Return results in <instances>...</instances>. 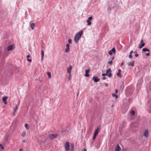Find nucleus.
<instances>
[{
	"instance_id": "1",
	"label": "nucleus",
	"mask_w": 151,
	"mask_h": 151,
	"mask_svg": "<svg viewBox=\"0 0 151 151\" xmlns=\"http://www.w3.org/2000/svg\"><path fill=\"white\" fill-rule=\"evenodd\" d=\"M83 33V31L81 30L76 33L74 37V40L76 43L78 42L80 39Z\"/></svg>"
},
{
	"instance_id": "2",
	"label": "nucleus",
	"mask_w": 151,
	"mask_h": 151,
	"mask_svg": "<svg viewBox=\"0 0 151 151\" xmlns=\"http://www.w3.org/2000/svg\"><path fill=\"white\" fill-rule=\"evenodd\" d=\"M111 69L109 68L107 70L106 73H103L102 76H108L109 77L111 78L112 76V74L111 73Z\"/></svg>"
},
{
	"instance_id": "3",
	"label": "nucleus",
	"mask_w": 151,
	"mask_h": 151,
	"mask_svg": "<svg viewBox=\"0 0 151 151\" xmlns=\"http://www.w3.org/2000/svg\"><path fill=\"white\" fill-rule=\"evenodd\" d=\"M58 134H50L48 136L49 139H52L58 137Z\"/></svg>"
},
{
	"instance_id": "4",
	"label": "nucleus",
	"mask_w": 151,
	"mask_h": 151,
	"mask_svg": "<svg viewBox=\"0 0 151 151\" xmlns=\"http://www.w3.org/2000/svg\"><path fill=\"white\" fill-rule=\"evenodd\" d=\"M65 148V150L66 151H69L70 150L69 147V143L68 142H66L65 143V145H64Z\"/></svg>"
},
{
	"instance_id": "5",
	"label": "nucleus",
	"mask_w": 151,
	"mask_h": 151,
	"mask_svg": "<svg viewBox=\"0 0 151 151\" xmlns=\"http://www.w3.org/2000/svg\"><path fill=\"white\" fill-rule=\"evenodd\" d=\"M93 19V17L92 16H90L89 17L88 19L86 21V22L87 23L88 25H90L91 24V21Z\"/></svg>"
},
{
	"instance_id": "6",
	"label": "nucleus",
	"mask_w": 151,
	"mask_h": 151,
	"mask_svg": "<svg viewBox=\"0 0 151 151\" xmlns=\"http://www.w3.org/2000/svg\"><path fill=\"white\" fill-rule=\"evenodd\" d=\"M92 80L94 82L97 83L99 81L100 79L97 76H94Z\"/></svg>"
},
{
	"instance_id": "7",
	"label": "nucleus",
	"mask_w": 151,
	"mask_h": 151,
	"mask_svg": "<svg viewBox=\"0 0 151 151\" xmlns=\"http://www.w3.org/2000/svg\"><path fill=\"white\" fill-rule=\"evenodd\" d=\"M115 48L114 47H113L112 49L111 50H110L109 51V54L110 55H112L113 53H115Z\"/></svg>"
},
{
	"instance_id": "8",
	"label": "nucleus",
	"mask_w": 151,
	"mask_h": 151,
	"mask_svg": "<svg viewBox=\"0 0 151 151\" xmlns=\"http://www.w3.org/2000/svg\"><path fill=\"white\" fill-rule=\"evenodd\" d=\"M101 128V127L100 126H99L96 129L94 133V134H96L97 135L99 132L100 129Z\"/></svg>"
},
{
	"instance_id": "9",
	"label": "nucleus",
	"mask_w": 151,
	"mask_h": 151,
	"mask_svg": "<svg viewBox=\"0 0 151 151\" xmlns=\"http://www.w3.org/2000/svg\"><path fill=\"white\" fill-rule=\"evenodd\" d=\"M140 44H139V48L141 49L145 45V44L143 43V40H142L141 41Z\"/></svg>"
},
{
	"instance_id": "10",
	"label": "nucleus",
	"mask_w": 151,
	"mask_h": 151,
	"mask_svg": "<svg viewBox=\"0 0 151 151\" xmlns=\"http://www.w3.org/2000/svg\"><path fill=\"white\" fill-rule=\"evenodd\" d=\"M14 47L13 45H11L7 47V50L8 51H10L12 50Z\"/></svg>"
},
{
	"instance_id": "11",
	"label": "nucleus",
	"mask_w": 151,
	"mask_h": 151,
	"mask_svg": "<svg viewBox=\"0 0 151 151\" xmlns=\"http://www.w3.org/2000/svg\"><path fill=\"white\" fill-rule=\"evenodd\" d=\"M90 70L89 69H88L85 70V76L86 77H88L89 76V73Z\"/></svg>"
},
{
	"instance_id": "12",
	"label": "nucleus",
	"mask_w": 151,
	"mask_h": 151,
	"mask_svg": "<svg viewBox=\"0 0 151 151\" xmlns=\"http://www.w3.org/2000/svg\"><path fill=\"white\" fill-rule=\"evenodd\" d=\"M142 80H139L138 81L137 84V88H139L140 87L141 84H142Z\"/></svg>"
},
{
	"instance_id": "13",
	"label": "nucleus",
	"mask_w": 151,
	"mask_h": 151,
	"mask_svg": "<svg viewBox=\"0 0 151 151\" xmlns=\"http://www.w3.org/2000/svg\"><path fill=\"white\" fill-rule=\"evenodd\" d=\"M8 97L7 96L4 97L2 99L3 102L5 104H7V102L6 101V99H7Z\"/></svg>"
},
{
	"instance_id": "14",
	"label": "nucleus",
	"mask_w": 151,
	"mask_h": 151,
	"mask_svg": "<svg viewBox=\"0 0 151 151\" xmlns=\"http://www.w3.org/2000/svg\"><path fill=\"white\" fill-rule=\"evenodd\" d=\"M72 69V67L71 65H70L67 70V72L69 74H71V70Z\"/></svg>"
},
{
	"instance_id": "15",
	"label": "nucleus",
	"mask_w": 151,
	"mask_h": 151,
	"mask_svg": "<svg viewBox=\"0 0 151 151\" xmlns=\"http://www.w3.org/2000/svg\"><path fill=\"white\" fill-rule=\"evenodd\" d=\"M148 135V131L147 129H145V132L143 134V135L145 137H147Z\"/></svg>"
},
{
	"instance_id": "16",
	"label": "nucleus",
	"mask_w": 151,
	"mask_h": 151,
	"mask_svg": "<svg viewBox=\"0 0 151 151\" xmlns=\"http://www.w3.org/2000/svg\"><path fill=\"white\" fill-rule=\"evenodd\" d=\"M66 48L65 49V51L66 52H68L70 50V45L69 44H67L66 45Z\"/></svg>"
},
{
	"instance_id": "17",
	"label": "nucleus",
	"mask_w": 151,
	"mask_h": 151,
	"mask_svg": "<svg viewBox=\"0 0 151 151\" xmlns=\"http://www.w3.org/2000/svg\"><path fill=\"white\" fill-rule=\"evenodd\" d=\"M121 70L120 69H119L118 70V72L116 73L117 76L120 78H121L122 77V76L121 74Z\"/></svg>"
},
{
	"instance_id": "18",
	"label": "nucleus",
	"mask_w": 151,
	"mask_h": 151,
	"mask_svg": "<svg viewBox=\"0 0 151 151\" xmlns=\"http://www.w3.org/2000/svg\"><path fill=\"white\" fill-rule=\"evenodd\" d=\"M121 150V148L120 147L119 144H117L116 147L115 151H120Z\"/></svg>"
},
{
	"instance_id": "19",
	"label": "nucleus",
	"mask_w": 151,
	"mask_h": 151,
	"mask_svg": "<svg viewBox=\"0 0 151 151\" xmlns=\"http://www.w3.org/2000/svg\"><path fill=\"white\" fill-rule=\"evenodd\" d=\"M70 148L71 151H74V145L73 143H70Z\"/></svg>"
},
{
	"instance_id": "20",
	"label": "nucleus",
	"mask_w": 151,
	"mask_h": 151,
	"mask_svg": "<svg viewBox=\"0 0 151 151\" xmlns=\"http://www.w3.org/2000/svg\"><path fill=\"white\" fill-rule=\"evenodd\" d=\"M134 61H132V62H130L127 63V65L128 66L131 65V66L133 67L134 65Z\"/></svg>"
},
{
	"instance_id": "21",
	"label": "nucleus",
	"mask_w": 151,
	"mask_h": 151,
	"mask_svg": "<svg viewBox=\"0 0 151 151\" xmlns=\"http://www.w3.org/2000/svg\"><path fill=\"white\" fill-rule=\"evenodd\" d=\"M44 51L42 50L41 51V60L42 61L44 59Z\"/></svg>"
},
{
	"instance_id": "22",
	"label": "nucleus",
	"mask_w": 151,
	"mask_h": 151,
	"mask_svg": "<svg viewBox=\"0 0 151 151\" xmlns=\"http://www.w3.org/2000/svg\"><path fill=\"white\" fill-rule=\"evenodd\" d=\"M30 57V55H28L27 56V60L29 62H32V60L31 59H29V58Z\"/></svg>"
},
{
	"instance_id": "23",
	"label": "nucleus",
	"mask_w": 151,
	"mask_h": 151,
	"mask_svg": "<svg viewBox=\"0 0 151 151\" xmlns=\"http://www.w3.org/2000/svg\"><path fill=\"white\" fill-rule=\"evenodd\" d=\"M30 26L31 28V29L33 30L34 29L35 27V24L34 23H32L30 24Z\"/></svg>"
},
{
	"instance_id": "24",
	"label": "nucleus",
	"mask_w": 151,
	"mask_h": 151,
	"mask_svg": "<svg viewBox=\"0 0 151 151\" xmlns=\"http://www.w3.org/2000/svg\"><path fill=\"white\" fill-rule=\"evenodd\" d=\"M61 132L63 134L65 135L66 134V129L64 128H62L61 129Z\"/></svg>"
},
{
	"instance_id": "25",
	"label": "nucleus",
	"mask_w": 151,
	"mask_h": 151,
	"mask_svg": "<svg viewBox=\"0 0 151 151\" xmlns=\"http://www.w3.org/2000/svg\"><path fill=\"white\" fill-rule=\"evenodd\" d=\"M147 110L149 112L151 113V105H150L148 106Z\"/></svg>"
},
{
	"instance_id": "26",
	"label": "nucleus",
	"mask_w": 151,
	"mask_h": 151,
	"mask_svg": "<svg viewBox=\"0 0 151 151\" xmlns=\"http://www.w3.org/2000/svg\"><path fill=\"white\" fill-rule=\"evenodd\" d=\"M124 83H123L122 85H121L120 88V90H121L122 91L124 89V86L123 85Z\"/></svg>"
},
{
	"instance_id": "27",
	"label": "nucleus",
	"mask_w": 151,
	"mask_h": 151,
	"mask_svg": "<svg viewBox=\"0 0 151 151\" xmlns=\"http://www.w3.org/2000/svg\"><path fill=\"white\" fill-rule=\"evenodd\" d=\"M142 51H143V52H150V50L148 49L147 48H144L142 49Z\"/></svg>"
},
{
	"instance_id": "28",
	"label": "nucleus",
	"mask_w": 151,
	"mask_h": 151,
	"mask_svg": "<svg viewBox=\"0 0 151 151\" xmlns=\"http://www.w3.org/2000/svg\"><path fill=\"white\" fill-rule=\"evenodd\" d=\"M131 115L132 116H134L135 114V112L134 110H132L130 112Z\"/></svg>"
},
{
	"instance_id": "29",
	"label": "nucleus",
	"mask_w": 151,
	"mask_h": 151,
	"mask_svg": "<svg viewBox=\"0 0 151 151\" xmlns=\"http://www.w3.org/2000/svg\"><path fill=\"white\" fill-rule=\"evenodd\" d=\"M47 74L48 76V78H51V73L50 72H47Z\"/></svg>"
},
{
	"instance_id": "30",
	"label": "nucleus",
	"mask_w": 151,
	"mask_h": 151,
	"mask_svg": "<svg viewBox=\"0 0 151 151\" xmlns=\"http://www.w3.org/2000/svg\"><path fill=\"white\" fill-rule=\"evenodd\" d=\"M112 96L113 97H115L116 99H117L118 98V96L116 94L114 93H113L112 94Z\"/></svg>"
},
{
	"instance_id": "31",
	"label": "nucleus",
	"mask_w": 151,
	"mask_h": 151,
	"mask_svg": "<svg viewBox=\"0 0 151 151\" xmlns=\"http://www.w3.org/2000/svg\"><path fill=\"white\" fill-rule=\"evenodd\" d=\"M0 147L1 150H3L4 149V147L2 144H0Z\"/></svg>"
},
{
	"instance_id": "32",
	"label": "nucleus",
	"mask_w": 151,
	"mask_h": 151,
	"mask_svg": "<svg viewBox=\"0 0 151 151\" xmlns=\"http://www.w3.org/2000/svg\"><path fill=\"white\" fill-rule=\"evenodd\" d=\"M25 128L27 129H28L29 128V125L28 124H25Z\"/></svg>"
},
{
	"instance_id": "33",
	"label": "nucleus",
	"mask_w": 151,
	"mask_h": 151,
	"mask_svg": "<svg viewBox=\"0 0 151 151\" xmlns=\"http://www.w3.org/2000/svg\"><path fill=\"white\" fill-rule=\"evenodd\" d=\"M18 106L17 105H16V107L15 108H14V111H16V110L18 109Z\"/></svg>"
},
{
	"instance_id": "34",
	"label": "nucleus",
	"mask_w": 151,
	"mask_h": 151,
	"mask_svg": "<svg viewBox=\"0 0 151 151\" xmlns=\"http://www.w3.org/2000/svg\"><path fill=\"white\" fill-rule=\"evenodd\" d=\"M26 134L25 132V131H23L22 133V135L23 137H24Z\"/></svg>"
},
{
	"instance_id": "35",
	"label": "nucleus",
	"mask_w": 151,
	"mask_h": 151,
	"mask_svg": "<svg viewBox=\"0 0 151 151\" xmlns=\"http://www.w3.org/2000/svg\"><path fill=\"white\" fill-rule=\"evenodd\" d=\"M108 63L111 65H112L113 64V62L112 60H110L108 62Z\"/></svg>"
},
{
	"instance_id": "36",
	"label": "nucleus",
	"mask_w": 151,
	"mask_h": 151,
	"mask_svg": "<svg viewBox=\"0 0 151 151\" xmlns=\"http://www.w3.org/2000/svg\"><path fill=\"white\" fill-rule=\"evenodd\" d=\"M71 74H69V76H68V80L69 81L71 78Z\"/></svg>"
},
{
	"instance_id": "37",
	"label": "nucleus",
	"mask_w": 151,
	"mask_h": 151,
	"mask_svg": "<svg viewBox=\"0 0 151 151\" xmlns=\"http://www.w3.org/2000/svg\"><path fill=\"white\" fill-rule=\"evenodd\" d=\"M68 44H71L72 43V40L71 39H69L68 40Z\"/></svg>"
},
{
	"instance_id": "38",
	"label": "nucleus",
	"mask_w": 151,
	"mask_h": 151,
	"mask_svg": "<svg viewBox=\"0 0 151 151\" xmlns=\"http://www.w3.org/2000/svg\"><path fill=\"white\" fill-rule=\"evenodd\" d=\"M97 135L95 134H94V135L93 138V139L94 140L96 138V136H97Z\"/></svg>"
},
{
	"instance_id": "39",
	"label": "nucleus",
	"mask_w": 151,
	"mask_h": 151,
	"mask_svg": "<svg viewBox=\"0 0 151 151\" xmlns=\"http://www.w3.org/2000/svg\"><path fill=\"white\" fill-rule=\"evenodd\" d=\"M129 58H130V59H131L132 58V54H130L129 55Z\"/></svg>"
},
{
	"instance_id": "40",
	"label": "nucleus",
	"mask_w": 151,
	"mask_h": 151,
	"mask_svg": "<svg viewBox=\"0 0 151 151\" xmlns=\"http://www.w3.org/2000/svg\"><path fill=\"white\" fill-rule=\"evenodd\" d=\"M146 55L147 56H148L150 55V54L149 53H146Z\"/></svg>"
},
{
	"instance_id": "41",
	"label": "nucleus",
	"mask_w": 151,
	"mask_h": 151,
	"mask_svg": "<svg viewBox=\"0 0 151 151\" xmlns=\"http://www.w3.org/2000/svg\"><path fill=\"white\" fill-rule=\"evenodd\" d=\"M104 83L105 84V85L106 87H107L108 86V84L107 83Z\"/></svg>"
},
{
	"instance_id": "42",
	"label": "nucleus",
	"mask_w": 151,
	"mask_h": 151,
	"mask_svg": "<svg viewBox=\"0 0 151 151\" xmlns=\"http://www.w3.org/2000/svg\"><path fill=\"white\" fill-rule=\"evenodd\" d=\"M139 56V55L137 53H136L135 55V56L136 57H137Z\"/></svg>"
},
{
	"instance_id": "43",
	"label": "nucleus",
	"mask_w": 151,
	"mask_h": 151,
	"mask_svg": "<svg viewBox=\"0 0 151 151\" xmlns=\"http://www.w3.org/2000/svg\"><path fill=\"white\" fill-rule=\"evenodd\" d=\"M124 64V63L123 62H122L121 64V65H120V66H122Z\"/></svg>"
},
{
	"instance_id": "44",
	"label": "nucleus",
	"mask_w": 151,
	"mask_h": 151,
	"mask_svg": "<svg viewBox=\"0 0 151 151\" xmlns=\"http://www.w3.org/2000/svg\"><path fill=\"white\" fill-rule=\"evenodd\" d=\"M118 90L116 89L115 91V93H117L118 92Z\"/></svg>"
},
{
	"instance_id": "45",
	"label": "nucleus",
	"mask_w": 151,
	"mask_h": 151,
	"mask_svg": "<svg viewBox=\"0 0 151 151\" xmlns=\"http://www.w3.org/2000/svg\"><path fill=\"white\" fill-rule=\"evenodd\" d=\"M133 52H133V51H132H132H130V54H132V53H133Z\"/></svg>"
},
{
	"instance_id": "46",
	"label": "nucleus",
	"mask_w": 151,
	"mask_h": 151,
	"mask_svg": "<svg viewBox=\"0 0 151 151\" xmlns=\"http://www.w3.org/2000/svg\"><path fill=\"white\" fill-rule=\"evenodd\" d=\"M114 58V57H112L111 58V60L112 61L113 60Z\"/></svg>"
},
{
	"instance_id": "47",
	"label": "nucleus",
	"mask_w": 151,
	"mask_h": 151,
	"mask_svg": "<svg viewBox=\"0 0 151 151\" xmlns=\"http://www.w3.org/2000/svg\"><path fill=\"white\" fill-rule=\"evenodd\" d=\"M102 79H103V80H105V79H106V77H105V76H104V77Z\"/></svg>"
},
{
	"instance_id": "48",
	"label": "nucleus",
	"mask_w": 151,
	"mask_h": 151,
	"mask_svg": "<svg viewBox=\"0 0 151 151\" xmlns=\"http://www.w3.org/2000/svg\"><path fill=\"white\" fill-rule=\"evenodd\" d=\"M19 151H23L22 149V148H21L19 149Z\"/></svg>"
},
{
	"instance_id": "49",
	"label": "nucleus",
	"mask_w": 151,
	"mask_h": 151,
	"mask_svg": "<svg viewBox=\"0 0 151 151\" xmlns=\"http://www.w3.org/2000/svg\"><path fill=\"white\" fill-rule=\"evenodd\" d=\"M1 50H0V57H1Z\"/></svg>"
},
{
	"instance_id": "50",
	"label": "nucleus",
	"mask_w": 151,
	"mask_h": 151,
	"mask_svg": "<svg viewBox=\"0 0 151 151\" xmlns=\"http://www.w3.org/2000/svg\"><path fill=\"white\" fill-rule=\"evenodd\" d=\"M82 151H86V149H84L83 150H82Z\"/></svg>"
},
{
	"instance_id": "51",
	"label": "nucleus",
	"mask_w": 151,
	"mask_h": 151,
	"mask_svg": "<svg viewBox=\"0 0 151 151\" xmlns=\"http://www.w3.org/2000/svg\"><path fill=\"white\" fill-rule=\"evenodd\" d=\"M15 111H14H14H13V114H15Z\"/></svg>"
},
{
	"instance_id": "52",
	"label": "nucleus",
	"mask_w": 151,
	"mask_h": 151,
	"mask_svg": "<svg viewBox=\"0 0 151 151\" xmlns=\"http://www.w3.org/2000/svg\"><path fill=\"white\" fill-rule=\"evenodd\" d=\"M134 53H137V52L136 51H135L134 52Z\"/></svg>"
},
{
	"instance_id": "53",
	"label": "nucleus",
	"mask_w": 151,
	"mask_h": 151,
	"mask_svg": "<svg viewBox=\"0 0 151 151\" xmlns=\"http://www.w3.org/2000/svg\"><path fill=\"white\" fill-rule=\"evenodd\" d=\"M79 92H78V94H77V96H78L79 95Z\"/></svg>"
},
{
	"instance_id": "54",
	"label": "nucleus",
	"mask_w": 151,
	"mask_h": 151,
	"mask_svg": "<svg viewBox=\"0 0 151 151\" xmlns=\"http://www.w3.org/2000/svg\"><path fill=\"white\" fill-rule=\"evenodd\" d=\"M113 106H114V105H113H113H112V106H111V107H113Z\"/></svg>"
},
{
	"instance_id": "55",
	"label": "nucleus",
	"mask_w": 151,
	"mask_h": 151,
	"mask_svg": "<svg viewBox=\"0 0 151 151\" xmlns=\"http://www.w3.org/2000/svg\"><path fill=\"white\" fill-rule=\"evenodd\" d=\"M41 0H40V1H41Z\"/></svg>"
}]
</instances>
